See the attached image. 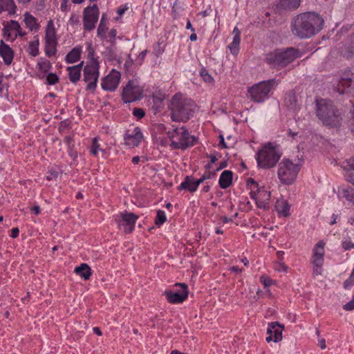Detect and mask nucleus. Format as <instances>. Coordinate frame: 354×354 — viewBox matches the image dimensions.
<instances>
[{
    "mask_svg": "<svg viewBox=\"0 0 354 354\" xmlns=\"http://www.w3.org/2000/svg\"><path fill=\"white\" fill-rule=\"evenodd\" d=\"M240 34L241 32H238L234 35L232 41L230 44L228 46L231 53L233 55L238 54L239 51V44L241 41Z\"/></svg>",
    "mask_w": 354,
    "mask_h": 354,
    "instance_id": "33",
    "label": "nucleus"
},
{
    "mask_svg": "<svg viewBox=\"0 0 354 354\" xmlns=\"http://www.w3.org/2000/svg\"><path fill=\"white\" fill-rule=\"evenodd\" d=\"M138 218V215L125 210L116 215L114 219L120 230H122L125 234H129L135 230Z\"/></svg>",
    "mask_w": 354,
    "mask_h": 354,
    "instance_id": "10",
    "label": "nucleus"
},
{
    "mask_svg": "<svg viewBox=\"0 0 354 354\" xmlns=\"http://www.w3.org/2000/svg\"><path fill=\"white\" fill-rule=\"evenodd\" d=\"M281 156V153L271 143L265 145L257 153L258 166L263 169H270L275 166Z\"/></svg>",
    "mask_w": 354,
    "mask_h": 354,
    "instance_id": "8",
    "label": "nucleus"
},
{
    "mask_svg": "<svg viewBox=\"0 0 354 354\" xmlns=\"http://www.w3.org/2000/svg\"><path fill=\"white\" fill-rule=\"evenodd\" d=\"M89 151L90 153L95 157L97 156L98 153L100 151H104V150L102 149L100 145L98 142V138L95 137L92 139L91 145L89 148Z\"/></svg>",
    "mask_w": 354,
    "mask_h": 354,
    "instance_id": "36",
    "label": "nucleus"
},
{
    "mask_svg": "<svg viewBox=\"0 0 354 354\" xmlns=\"http://www.w3.org/2000/svg\"><path fill=\"white\" fill-rule=\"evenodd\" d=\"M200 75L205 82L214 84V80L213 77L209 73L208 71L205 68L203 67L200 70Z\"/></svg>",
    "mask_w": 354,
    "mask_h": 354,
    "instance_id": "40",
    "label": "nucleus"
},
{
    "mask_svg": "<svg viewBox=\"0 0 354 354\" xmlns=\"http://www.w3.org/2000/svg\"><path fill=\"white\" fill-rule=\"evenodd\" d=\"M342 167L344 171V176L346 180L354 184V158L346 159L342 162Z\"/></svg>",
    "mask_w": 354,
    "mask_h": 354,
    "instance_id": "20",
    "label": "nucleus"
},
{
    "mask_svg": "<svg viewBox=\"0 0 354 354\" xmlns=\"http://www.w3.org/2000/svg\"><path fill=\"white\" fill-rule=\"evenodd\" d=\"M274 84V80L261 82L248 88V97L254 102L262 103L268 98Z\"/></svg>",
    "mask_w": 354,
    "mask_h": 354,
    "instance_id": "9",
    "label": "nucleus"
},
{
    "mask_svg": "<svg viewBox=\"0 0 354 354\" xmlns=\"http://www.w3.org/2000/svg\"><path fill=\"white\" fill-rule=\"evenodd\" d=\"M342 246L345 250H351L354 248V243L349 236H344L342 241Z\"/></svg>",
    "mask_w": 354,
    "mask_h": 354,
    "instance_id": "43",
    "label": "nucleus"
},
{
    "mask_svg": "<svg viewBox=\"0 0 354 354\" xmlns=\"http://www.w3.org/2000/svg\"><path fill=\"white\" fill-rule=\"evenodd\" d=\"M57 41H45L44 51L47 57H50L57 53Z\"/></svg>",
    "mask_w": 354,
    "mask_h": 354,
    "instance_id": "34",
    "label": "nucleus"
},
{
    "mask_svg": "<svg viewBox=\"0 0 354 354\" xmlns=\"http://www.w3.org/2000/svg\"><path fill=\"white\" fill-rule=\"evenodd\" d=\"M100 11L97 5L93 4L86 7L83 11V26L87 31L95 28L98 21Z\"/></svg>",
    "mask_w": 354,
    "mask_h": 354,
    "instance_id": "13",
    "label": "nucleus"
},
{
    "mask_svg": "<svg viewBox=\"0 0 354 354\" xmlns=\"http://www.w3.org/2000/svg\"><path fill=\"white\" fill-rule=\"evenodd\" d=\"M344 309L348 311L354 310V299L346 303L344 306Z\"/></svg>",
    "mask_w": 354,
    "mask_h": 354,
    "instance_id": "54",
    "label": "nucleus"
},
{
    "mask_svg": "<svg viewBox=\"0 0 354 354\" xmlns=\"http://www.w3.org/2000/svg\"><path fill=\"white\" fill-rule=\"evenodd\" d=\"M180 289L178 291L169 290L165 292L167 301L170 304H182L188 297V286L184 283H176Z\"/></svg>",
    "mask_w": 354,
    "mask_h": 354,
    "instance_id": "14",
    "label": "nucleus"
},
{
    "mask_svg": "<svg viewBox=\"0 0 354 354\" xmlns=\"http://www.w3.org/2000/svg\"><path fill=\"white\" fill-rule=\"evenodd\" d=\"M343 196L349 202L354 203V187H348L343 190Z\"/></svg>",
    "mask_w": 354,
    "mask_h": 354,
    "instance_id": "44",
    "label": "nucleus"
},
{
    "mask_svg": "<svg viewBox=\"0 0 354 354\" xmlns=\"http://www.w3.org/2000/svg\"><path fill=\"white\" fill-rule=\"evenodd\" d=\"M283 330V326L279 324L277 322L269 323L267 328L268 336L266 338V341L268 342L272 341L274 342H280L282 339Z\"/></svg>",
    "mask_w": 354,
    "mask_h": 354,
    "instance_id": "18",
    "label": "nucleus"
},
{
    "mask_svg": "<svg viewBox=\"0 0 354 354\" xmlns=\"http://www.w3.org/2000/svg\"><path fill=\"white\" fill-rule=\"evenodd\" d=\"M324 22V19L318 14L304 12L292 20V32L299 38H310L321 30Z\"/></svg>",
    "mask_w": 354,
    "mask_h": 354,
    "instance_id": "1",
    "label": "nucleus"
},
{
    "mask_svg": "<svg viewBox=\"0 0 354 354\" xmlns=\"http://www.w3.org/2000/svg\"><path fill=\"white\" fill-rule=\"evenodd\" d=\"M338 92L343 94L354 89V73L351 71H344L337 84Z\"/></svg>",
    "mask_w": 354,
    "mask_h": 354,
    "instance_id": "17",
    "label": "nucleus"
},
{
    "mask_svg": "<svg viewBox=\"0 0 354 354\" xmlns=\"http://www.w3.org/2000/svg\"><path fill=\"white\" fill-rule=\"evenodd\" d=\"M275 209L280 216H288L290 213V205L288 202L283 199H278L275 203Z\"/></svg>",
    "mask_w": 354,
    "mask_h": 354,
    "instance_id": "25",
    "label": "nucleus"
},
{
    "mask_svg": "<svg viewBox=\"0 0 354 354\" xmlns=\"http://www.w3.org/2000/svg\"><path fill=\"white\" fill-rule=\"evenodd\" d=\"M316 115L326 126L339 127L342 124V114L330 100H316Z\"/></svg>",
    "mask_w": 354,
    "mask_h": 354,
    "instance_id": "3",
    "label": "nucleus"
},
{
    "mask_svg": "<svg viewBox=\"0 0 354 354\" xmlns=\"http://www.w3.org/2000/svg\"><path fill=\"white\" fill-rule=\"evenodd\" d=\"M90 60L83 69V80L87 83L86 89L94 92L96 90L100 76V63L93 57V53H89Z\"/></svg>",
    "mask_w": 354,
    "mask_h": 354,
    "instance_id": "7",
    "label": "nucleus"
},
{
    "mask_svg": "<svg viewBox=\"0 0 354 354\" xmlns=\"http://www.w3.org/2000/svg\"><path fill=\"white\" fill-rule=\"evenodd\" d=\"M82 48L81 46H76L73 48L69 53H67L65 57V62L67 64H73L80 60Z\"/></svg>",
    "mask_w": 354,
    "mask_h": 354,
    "instance_id": "26",
    "label": "nucleus"
},
{
    "mask_svg": "<svg viewBox=\"0 0 354 354\" xmlns=\"http://www.w3.org/2000/svg\"><path fill=\"white\" fill-rule=\"evenodd\" d=\"M74 272L84 280H88L92 274L91 269L86 263H82L76 267Z\"/></svg>",
    "mask_w": 354,
    "mask_h": 354,
    "instance_id": "27",
    "label": "nucleus"
},
{
    "mask_svg": "<svg viewBox=\"0 0 354 354\" xmlns=\"http://www.w3.org/2000/svg\"><path fill=\"white\" fill-rule=\"evenodd\" d=\"M143 89L135 80H129L123 88L122 100L126 103L140 100L142 97Z\"/></svg>",
    "mask_w": 354,
    "mask_h": 354,
    "instance_id": "12",
    "label": "nucleus"
},
{
    "mask_svg": "<svg viewBox=\"0 0 354 354\" xmlns=\"http://www.w3.org/2000/svg\"><path fill=\"white\" fill-rule=\"evenodd\" d=\"M284 103L290 110L296 111L299 109L298 100L294 92H290L286 94Z\"/></svg>",
    "mask_w": 354,
    "mask_h": 354,
    "instance_id": "29",
    "label": "nucleus"
},
{
    "mask_svg": "<svg viewBox=\"0 0 354 354\" xmlns=\"http://www.w3.org/2000/svg\"><path fill=\"white\" fill-rule=\"evenodd\" d=\"M220 141H219V146L222 148H227V146L225 142L224 137L223 135L219 136Z\"/></svg>",
    "mask_w": 354,
    "mask_h": 354,
    "instance_id": "57",
    "label": "nucleus"
},
{
    "mask_svg": "<svg viewBox=\"0 0 354 354\" xmlns=\"http://www.w3.org/2000/svg\"><path fill=\"white\" fill-rule=\"evenodd\" d=\"M233 173L230 170L223 171L219 178L218 184L222 189H227L232 183Z\"/></svg>",
    "mask_w": 354,
    "mask_h": 354,
    "instance_id": "24",
    "label": "nucleus"
},
{
    "mask_svg": "<svg viewBox=\"0 0 354 354\" xmlns=\"http://www.w3.org/2000/svg\"><path fill=\"white\" fill-rule=\"evenodd\" d=\"M37 69L44 73H47L52 68V64L49 60L41 58L37 64Z\"/></svg>",
    "mask_w": 354,
    "mask_h": 354,
    "instance_id": "35",
    "label": "nucleus"
},
{
    "mask_svg": "<svg viewBox=\"0 0 354 354\" xmlns=\"http://www.w3.org/2000/svg\"><path fill=\"white\" fill-rule=\"evenodd\" d=\"M341 54L346 57L354 56V34L349 37L344 48L341 50Z\"/></svg>",
    "mask_w": 354,
    "mask_h": 354,
    "instance_id": "31",
    "label": "nucleus"
},
{
    "mask_svg": "<svg viewBox=\"0 0 354 354\" xmlns=\"http://www.w3.org/2000/svg\"><path fill=\"white\" fill-rule=\"evenodd\" d=\"M281 3L286 9H294L299 7L300 0H282Z\"/></svg>",
    "mask_w": 354,
    "mask_h": 354,
    "instance_id": "39",
    "label": "nucleus"
},
{
    "mask_svg": "<svg viewBox=\"0 0 354 354\" xmlns=\"http://www.w3.org/2000/svg\"><path fill=\"white\" fill-rule=\"evenodd\" d=\"M324 246V241H319L315 244L313 249L310 263L313 265V275L314 277L322 274L325 254Z\"/></svg>",
    "mask_w": 354,
    "mask_h": 354,
    "instance_id": "11",
    "label": "nucleus"
},
{
    "mask_svg": "<svg viewBox=\"0 0 354 354\" xmlns=\"http://www.w3.org/2000/svg\"><path fill=\"white\" fill-rule=\"evenodd\" d=\"M143 139V134L140 127L129 129L124 134V140L127 146L134 148L138 147Z\"/></svg>",
    "mask_w": 354,
    "mask_h": 354,
    "instance_id": "16",
    "label": "nucleus"
},
{
    "mask_svg": "<svg viewBox=\"0 0 354 354\" xmlns=\"http://www.w3.org/2000/svg\"><path fill=\"white\" fill-rule=\"evenodd\" d=\"M166 134L171 142L170 147L173 149L185 151L195 145L197 142V138L192 135L185 126L172 125L166 131Z\"/></svg>",
    "mask_w": 354,
    "mask_h": 354,
    "instance_id": "4",
    "label": "nucleus"
},
{
    "mask_svg": "<svg viewBox=\"0 0 354 354\" xmlns=\"http://www.w3.org/2000/svg\"><path fill=\"white\" fill-rule=\"evenodd\" d=\"M120 77V72L112 69L109 75L102 78L101 82L102 88L106 91H115L119 85Z\"/></svg>",
    "mask_w": 354,
    "mask_h": 354,
    "instance_id": "15",
    "label": "nucleus"
},
{
    "mask_svg": "<svg viewBox=\"0 0 354 354\" xmlns=\"http://www.w3.org/2000/svg\"><path fill=\"white\" fill-rule=\"evenodd\" d=\"M215 175V172L206 171L201 178L196 180L198 185H199L201 183H203L205 180L211 178L212 176Z\"/></svg>",
    "mask_w": 354,
    "mask_h": 354,
    "instance_id": "49",
    "label": "nucleus"
},
{
    "mask_svg": "<svg viewBox=\"0 0 354 354\" xmlns=\"http://www.w3.org/2000/svg\"><path fill=\"white\" fill-rule=\"evenodd\" d=\"M15 53L12 48L3 40L0 41V57L6 66H10L14 59Z\"/></svg>",
    "mask_w": 354,
    "mask_h": 354,
    "instance_id": "19",
    "label": "nucleus"
},
{
    "mask_svg": "<svg viewBox=\"0 0 354 354\" xmlns=\"http://www.w3.org/2000/svg\"><path fill=\"white\" fill-rule=\"evenodd\" d=\"M108 30L107 24H99L97 30V35L102 40H105L107 39L106 31Z\"/></svg>",
    "mask_w": 354,
    "mask_h": 354,
    "instance_id": "41",
    "label": "nucleus"
},
{
    "mask_svg": "<svg viewBox=\"0 0 354 354\" xmlns=\"http://www.w3.org/2000/svg\"><path fill=\"white\" fill-rule=\"evenodd\" d=\"M353 285H354V268H353L349 277L346 280L344 281V282L343 283V287L346 290H349Z\"/></svg>",
    "mask_w": 354,
    "mask_h": 354,
    "instance_id": "45",
    "label": "nucleus"
},
{
    "mask_svg": "<svg viewBox=\"0 0 354 354\" xmlns=\"http://www.w3.org/2000/svg\"><path fill=\"white\" fill-rule=\"evenodd\" d=\"M24 22L26 27L32 32H37L39 29L37 19L28 12L24 14Z\"/></svg>",
    "mask_w": 354,
    "mask_h": 354,
    "instance_id": "28",
    "label": "nucleus"
},
{
    "mask_svg": "<svg viewBox=\"0 0 354 354\" xmlns=\"http://www.w3.org/2000/svg\"><path fill=\"white\" fill-rule=\"evenodd\" d=\"M247 186L250 189V191H255L256 192L259 193V194H266V192L261 189L259 184L252 178L248 179Z\"/></svg>",
    "mask_w": 354,
    "mask_h": 354,
    "instance_id": "37",
    "label": "nucleus"
},
{
    "mask_svg": "<svg viewBox=\"0 0 354 354\" xmlns=\"http://www.w3.org/2000/svg\"><path fill=\"white\" fill-rule=\"evenodd\" d=\"M133 115L138 118H142L145 116V113L142 109L134 108L133 109Z\"/></svg>",
    "mask_w": 354,
    "mask_h": 354,
    "instance_id": "51",
    "label": "nucleus"
},
{
    "mask_svg": "<svg viewBox=\"0 0 354 354\" xmlns=\"http://www.w3.org/2000/svg\"><path fill=\"white\" fill-rule=\"evenodd\" d=\"M67 152L68 156L73 159V160L76 161L78 157L77 151L75 149V146H71L67 147Z\"/></svg>",
    "mask_w": 354,
    "mask_h": 354,
    "instance_id": "48",
    "label": "nucleus"
},
{
    "mask_svg": "<svg viewBox=\"0 0 354 354\" xmlns=\"http://www.w3.org/2000/svg\"><path fill=\"white\" fill-rule=\"evenodd\" d=\"M83 64L84 62H82L77 65L66 68V71L68 72L69 80L72 83L75 84L80 80Z\"/></svg>",
    "mask_w": 354,
    "mask_h": 354,
    "instance_id": "23",
    "label": "nucleus"
},
{
    "mask_svg": "<svg viewBox=\"0 0 354 354\" xmlns=\"http://www.w3.org/2000/svg\"><path fill=\"white\" fill-rule=\"evenodd\" d=\"M167 221V216L165 211L162 209H158L156 213V216L155 218L154 223L155 224L160 227Z\"/></svg>",
    "mask_w": 354,
    "mask_h": 354,
    "instance_id": "38",
    "label": "nucleus"
},
{
    "mask_svg": "<svg viewBox=\"0 0 354 354\" xmlns=\"http://www.w3.org/2000/svg\"><path fill=\"white\" fill-rule=\"evenodd\" d=\"M39 40L38 36H35L34 40L29 42L27 52L32 57H36L39 55Z\"/></svg>",
    "mask_w": 354,
    "mask_h": 354,
    "instance_id": "32",
    "label": "nucleus"
},
{
    "mask_svg": "<svg viewBox=\"0 0 354 354\" xmlns=\"http://www.w3.org/2000/svg\"><path fill=\"white\" fill-rule=\"evenodd\" d=\"M64 142L66 145L67 147L75 146L73 138L71 136H67L64 138Z\"/></svg>",
    "mask_w": 354,
    "mask_h": 354,
    "instance_id": "52",
    "label": "nucleus"
},
{
    "mask_svg": "<svg viewBox=\"0 0 354 354\" xmlns=\"http://www.w3.org/2000/svg\"><path fill=\"white\" fill-rule=\"evenodd\" d=\"M17 11V6L14 0H0V14L5 13L7 15H15Z\"/></svg>",
    "mask_w": 354,
    "mask_h": 354,
    "instance_id": "21",
    "label": "nucleus"
},
{
    "mask_svg": "<svg viewBox=\"0 0 354 354\" xmlns=\"http://www.w3.org/2000/svg\"><path fill=\"white\" fill-rule=\"evenodd\" d=\"M108 24V19L106 17V15L104 13L102 15L100 24Z\"/></svg>",
    "mask_w": 354,
    "mask_h": 354,
    "instance_id": "62",
    "label": "nucleus"
},
{
    "mask_svg": "<svg viewBox=\"0 0 354 354\" xmlns=\"http://www.w3.org/2000/svg\"><path fill=\"white\" fill-rule=\"evenodd\" d=\"M301 55L300 51L295 48L274 50L266 55V62L271 67L281 69L292 63Z\"/></svg>",
    "mask_w": 354,
    "mask_h": 354,
    "instance_id": "5",
    "label": "nucleus"
},
{
    "mask_svg": "<svg viewBox=\"0 0 354 354\" xmlns=\"http://www.w3.org/2000/svg\"><path fill=\"white\" fill-rule=\"evenodd\" d=\"M260 281L263 284L265 288H268L272 285L273 281L267 275H262L260 277Z\"/></svg>",
    "mask_w": 354,
    "mask_h": 354,
    "instance_id": "47",
    "label": "nucleus"
},
{
    "mask_svg": "<svg viewBox=\"0 0 354 354\" xmlns=\"http://www.w3.org/2000/svg\"><path fill=\"white\" fill-rule=\"evenodd\" d=\"M59 77L53 73H50L46 77L47 84L49 85H55L59 82Z\"/></svg>",
    "mask_w": 354,
    "mask_h": 354,
    "instance_id": "46",
    "label": "nucleus"
},
{
    "mask_svg": "<svg viewBox=\"0 0 354 354\" xmlns=\"http://www.w3.org/2000/svg\"><path fill=\"white\" fill-rule=\"evenodd\" d=\"M196 106L192 99L180 93H176L171 99L168 108L171 112L172 121L186 122L192 117Z\"/></svg>",
    "mask_w": 354,
    "mask_h": 354,
    "instance_id": "2",
    "label": "nucleus"
},
{
    "mask_svg": "<svg viewBox=\"0 0 354 354\" xmlns=\"http://www.w3.org/2000/svg\"><path fill=\"white\" fill-rule=\"evenodd\" d=\"M301 166L288 158H283L278 165L277 176L281 184L292 185L296 180Z\"/></svg>",
    "mask_w": 354,
    "mask_h": 354,
    "instance_id": "6",
    "label": "nucleus"
},
{
    "mask_svg": "<svg viewBox=\"0 0 354 354\" xmlns=\"http://www.w3.org/2000/svg\"><path fill=\"white\" fill-rule=\"evenodd\" d=\"M79 18L77 17H75L74 15H72L69 19V23L73 25H77L79 24Z\"/></svg>",
    "mask_w": 354,
    "mask_h": 354,
    "instance_id": "55",
    "label": "nucleus"
},
{
    "mask_svg": "<svg viewBox=\"0 0 354 354\" xmlns=\"http://www.w3.org/2000/svg\"><path fill=\"white\" fill-rule=\"evenodd\" d=\"M19 230L17 227H14L11 230L10 236L15 239L19 236Z\"/></svg>",
    "mask_w": 354,
    "mask_h": 354,
    "instance_id": "56",
    "label": "nucleus"
},
{
    "mask_svg": "<svg viewBox=\"0 0 354 354\" xmlns=\"http://www.w3.org/2000/svg\"><path fill=\"white\" fill-rule=\"evenodd\" d=\"M31 212H33L35 214L38 215L39 214L41 209L39 205H35L31 208Z\"/></svg>",
    "mask_w": 354,
    "mask_h": 354,
    "instance_id": "59",
    "label": "nucleus"
},
{
    "mask_svg": "<svg viewBox=\"0 0 354 354\" xmlns=\"http://www.w3.org/2000/svg\"><path fill=\"white\" fill-rule=\"evenodd\" d=\"M318 344H319V346H320V348L322 349H325L326 348V340H325V339H324V338L319 339Z\"/></svg>",
    "mask_w": 354,
    "mask_h": 354,
    "instance_id": "60",
    "label": "nucleus"
},
{
    "mask_svg": "<svg viewBox=\"0 0 354 354\" xmlns=\"http://www.w3.org/2000/svg\"><path fill=\"white\" fill-rule=\"evenodd\" d=\"M44 39L45 41H57L55 26L52 20L47 24Z\"/></svg>",
    "mask_w": 354,
    "mask_h": 354,
    "instance_id": "30",
    "label": "nucleus"
},
{
    "mask_svg": "<svg viewBox=\"0 0 354 354\" xmlns=\"http://www.w3.org/2000/svg\"><path fill=\"white\" fill-rule=\"evenodd\" d=\"M339 215L336 214H333L331 218L332 220L330 222V225H333L337 223V219L339 218Z\"/></svg>",
    "mask_w": 354,
    "mask_h": 354,
    "instance_id": "58",
    "label": "nucleus"
},
{
    "mask_svg": "<svg viewBox=\"0 0 354 354\" xmlns=\"http://www.w3.org/2000/svg\"><path fill=\"white\" fill-rule=\"evenodd\" d=\"M198 187V185L196 180L192 176H187L178 189V190L185 189L189 192H194L197 190Z\"/></svg>",
    "mask_w": 354,
    "mask_h": 354,
    "instance_id": "22",
    "label": "nucleus"
},
{
    "mask_svg": "<svg viewBox=\"0 0 354 354\" xmlns=\"http://www.w3.org/2000/svg\"><path fill=\"white\" fill-rule=\"evenodd\" d=\"M186 29L190 30L192 32H195V29L193 28L189 19H187Z\"/></svg>",
    "mask_w": 354,
    "mask_h": 354,
    "instance_id": "61",
    "label": "nucleus"
},
{
    "mask_svg": "<svg viewBox=\"0 0 354 354\" xmlns=\"http://www.w3.org/2000/svg\"><path fill=\"white\" fill-rule=\"evenodd\" d=\"M179 8L180 7L178 6V3L177 1H175L171 8V14L174 19H177L179 16Z\"/></svg>",
    "mask_w": 354,
    "mask_h": 354,
    "instance_id": "50",
    "label": "nucleus"
},
{
    "mask_svg": "<svg viewBox=\"0 0 354 354\" xmlns=\"http://www.w3.org/2000/svg\"><path fill=\"white\" fill-rule=\"evenodd\" d=\"M67 2L68 0H62V2L61 3L60 8L62 11H66L67 9Z\"/></svg>",
    "mask_w": 354,
    "mask_h": 354,
    "instance_id": "64",
    "label": "nucleus"
},
{
    "mask_svg": "<svg viewBox=\"0 0 354 354\" xmlns=\"http://www.w3.org/2000/svg\"><path fill=\"white\" fill-rule=\"evenodd\" d=\"M4 29L10 32H16L17 30H21V26L18 21L11 20L10 22L7 24V25L4 26Z\"/></svg>",
    "mask_w": 354,
    "mask_h": 354,
    "instance_id": "42",
    "label": "nucleus"
},
{
    "mask_svg": "<svg viewBox=\"0 0 354 354\" xmlns=\"http://www.w3.org/2000/svg\"><path fill=\"white\" fill-rule=\"evenodd\" d=\"M230 270L232 272H236V273H241L242 271H243V270L241 268H239V266H232L230 268Z\"/></svg>",
    "mask_w": 354,
    "mask_h": 354,
    "instance_id": "63",
    "label": "nucleus"
},
{
    "mask_svg": "<svg viewBox=\"0 0 354 354\" xmlns=\"http://www.w3.org/2000/svg\"><path fill=\"white\" fill-rule=\"evenodd\" d=\"M117 33H118V32H117L116 29H115V28H112L109 31V32L108 33V35H106V36H107V38L108 37L109 38V41L111 42H113L115 40Z\"/></svg>",
    "mask_w": 354,
    "mask_h": 354,
    "instance_id": "53",
    "label": "nucleus"
}]
</instances>
